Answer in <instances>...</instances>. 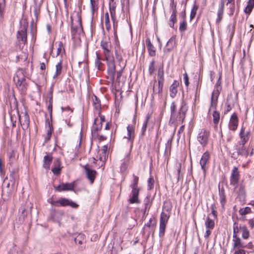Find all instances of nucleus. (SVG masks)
<instances>
[{"label":"nucleus","instance_id":"nucleus-4","mask_svg":"<svg viewBox=\"0 0 254 254\" xmlns=\"http://www.w3.org/2000/svg\"><path fill=\"white\" fill-rule=\"evenodd\" d=\"M16 86L21 90L26 87V81L23 74V71L19 70L16 72V75L13 77Z\"/></svg>","mask_w":254,"mask_h":254},{"label":"nucleus","instance_id":"nucleus-54","mask_svg":"<svg viewBox=\"0 0 254 254\" xmlns=\"http://www.w3.org/2000/svg\"><path fill=\"white\" fill-rule=\"evenodd\" d=\"M5 6V0H0V13H1Z\"/></svg>","mask_w":254,"mask_h":254},{"label":"nucleus","instance_id":"nucleus-48","mask_svg":"<svg viewBox=\"0 0 254 254\" xmlns=\"http://www.w3.org/2000/svg\"><path fill=\"white\" fill-rule=\"evenodd\" d=\"M128 161L129 159L128 157H127L126 160L123 163H122L121 166V171L122 172H124L126 170L127 166V162H128Z\"/></svg>","mask_w":254,"mask_h":254},{"label":"nucleus","instance_id":"nucleus-29","mask_svg":"<svg viewBox=\"0 0 254 254\" xmlns=\"http://www.w3.org/2000/svg\"><path fill=\"white\" fill-rule=\"evenodd\" d=\"M93 105L96 110V113L100 115L101 110V104L100 100L97 98L96 96H94V98L93 99Z\"/></svg>","mask_w":254,"mask_h":254},{"label":"nucleus","instance_id":"nucleus-61","mask_svg":"<svg viewBox=\"0 0 254 254\" xmlns=\"http://www.w3.org/2000/svg\"><path fill=\"white\" fill-rule=\"evenodd\" d=\"M211 229H207L204 235V237L206 238H208L210 235L211 232L210 231Z\"/></svg>","mask_w":254,"mask_h":254},{"label":"nucleus","instance_id":"nucleus-41","mask_svg":"<svg viewBox=\"0 0 254 254\" xmlns=\"http://www.w3.org/2000/svg\"><path fill=\"white\" fill-rule=\"evenodd\" d=\"M251 212V208L249 207H246L245 208H241L239 211V214L241 215H245Z\"/></svg>","mask_w":254,"mask_h":254},{"label":"nucleus","instance_id":"nucleus-33","mask_svg":"<svg viewBox=\"0 0 254 254\" xmlns=\"http://www.w3.org/2000/svg\"><path fill=\"white\" fill-rule=\"evenodd\" d=\"M176 13L177 10L175 8H174L173 11L171 15L170 18V22L169 23L170 26L173 28L174 26L175 23L176 22Z\"/></svg>","mask_w":254,"mask_h":254},{"label":"nucleus","instance_id":"nucleus-36","mask_svg":"<svg viewBox=\"0 0 254 254\" xmlns=\"http://www.w3.org/2000/svg\"><path fill=\"white\" fill-rule=\"evenodd\" d=\"M240 229L242 233V237L245 239H247L249 237V232L247 227L245 226H240Z\"/></svg>","mask_w":254,"mask_h":254},{"label":"nucleus","instance_id":"nucleus-21","mask_svg":"<svg viewBox=\"0 0 254 254\" xmlns=\"http://www.w3.org/2000/svg\"><path fill=\"white\" fill-rule=\"evenodd\" d=\"M55 167L52 169L53 173L56 175H58L61 173V162L59 158H57L54 161Z\"/></svg>","mask_w":254,"mask_h":254},{"label":"nucleus","instance_id":"nucleus-47","mask_svg":"<svg viewBox=\"0 0 254 254\" xmlns=\"http://www.w3.org/2000/svg\"><path fill=\"white\" fill-rule=\"evenodd\" d=\"M105 23L106 25V29L109 30L110 28V20H109V16L108 12H106L105 14Z\"/></svg>","mask_w":254,"mask_h":254},{"label":"nucleus","instance_id":"nucleus-26","mask_svg":"<svg viewBox=\"0 0 254 254\" xmlns=\"http://www.w3.org/2000/svg\"><path fill=\"white\" fill-rule=\"evenodd\" d=\"M177 105L175 102H172L170 105L171 118L170 121L176 120Z\"/></svg>","mask_w":254,"mask_h":254},{"label":"nucleus","instance_id":"nucleus-52","mask_svg":"<svg viewBox=\"0 0 254 254\" xmlns=\"http://www.w3.org/2000/svg\"><path fill=\"white\" fill-rule=\"evenodd\" d=\"M63 50H64L63 44L62 42H59L58 43V47L57 48V55H59L60 53H61Z\"/></svg>","mask_w":254,"mask_h":254},{"label":"nucleus","instance_id":"nucleus-16","mask_svg":"<svg viewBox=\"0 0 254 254\" xmlns=\"http://www.w3.org/2000/svg\"><path fill=\"white\" fill-rule=\"evenodd\" d=\"M209 158L210 154L208 152L206 151L203 153L200 160V164L204 172H205L206 169V165L209 161Z\"/></svg>","mask_w":254,"mask_h":254},{"label":"nucleus","instance_id":"nucleus-12","mask_svg":"<svg viewBox=\"0 0 254 254\" xmlns=\"http://www.w3.org/2000/svg\"><path fill=\"white\" fill-rule=\"evenodd\" d=\"M74 242L76 244L80 245L79 249L83 250L85 249L86 243L85 236L83 234H78L74 238Z\"/></svg>","mask_w":254,"mask_h":254},{"label":"nucleus","instance_id":"nucleus-2","mask_svg":"<svg viewBox=\"0 0 254 254\" xmlns=\"http://www.w3.org/2000/svg\"><path fill=\"white\" fill-rule=\"evenodd\" d=\"M139 178L133 175V181L129 187L131 189V191L129 196L128 202L129 203H139L140 201L138 198L140 189L138 187Z\"/></svg>","mask_w":254,"mask_h":254},{"label":"nucleus","instance_id":"nucleus-50","mask_svg":"<svg viewBox=\"0 0 254 254\" xmlns=\"http://www.w3.org/2000/svg\"><path fill=\"white\" fill-rule=\"evenodd\" d=\"M99 116V118H96L94 120V123L95 124H102L105 122V118L104 116H101L100 114L98 115Z\"/></svg>","mask_w":254,"mask_h":254},{"label":"nucleus","instance_id":"nucleus-43","mask_svg":"<svg viewBox=\"0 0 254 254\" xmlns=\"http://www.w3.org/2000/svg\"><path fill=\"white\" fill-rule=\"evenodd\" d=\"M198 8V6L197 5H196V4L193 5V6L191 9V10L190 12V20H191L192 19H193L194 17L195 16L196 11H197Z\"/></svg>","mask_w":254,"mask_h":254},{"label":"nucleus","instance_id":"nucleus-28","mask_svg":"<svg viewBox=\"0 0 254 254\" xmlns=\"http://www.w3.org/2000/svg\"><path fill=\"white\" fill-rule=\"evenodd\" d=\"M53 157L50 155H46L44 157L43 167L46 169H49L50 164L52 161Z\"/></svg>","mask_w":254,"mask_h":254},{"label":"nucleus","instance_id":"nucleus-44","mask_svg":"<svg viewBox=\"0 0 254 254\" xmlns=\"http://www.w3.org/2000/svg\"><path fill=\"white\" fill-rule=\"evenodd\" d=\"M164 71L163 69H159L158 71V82H161V83H163L164 82Z\"/></svg>","mask_w":254,"mask_h":254},{"label":"nucleus","instance_id":"nucleus-15","mask_svg":"<svg viewBox=\"0 0 254 254\" xmlns=\"http://www.w3.org/2000/svg\"><path fill=\"white\" fill-rule=\"evenodd\" d=\"M74 187L73 183H63L59 185L56 190L59 191L71 190H73Z\"/></svg>","mask_w":254,"mask_h":254},{"label":"nucleus","instance_id":"nucleus-27","mask_svg":"<svg viewBox=\"0 0 254 254\" xmlns=\"http://www.w3.org/2000/svg\"><path fill=\"white\" fill-rule=\"evenodd\" d=\"M163 86V83H161L160 81L158 82L157 84H154L153 87V92L154 94H160L162 92Z\"/></svg>","mask_w":254,"mask_h":254},{"label":"nucleus","instance_id":"nucleus-53","mask_svg":"<svg viewBox=\"0 0 254 254\" xmlns=\"http://www.w3.org/2000/svg\"><path fill=\"white\" fill-rule=\"evenodd\" d=\"M154 65H155V62L154 61H152L150 63L149 67V72L150 74H152L155 70Z\"/></svg>","mask_w":254,"mask_h":254},{"label":"nucleus","instance_id":"nucleus-35","mask_svg":"<svg viewBox=\"0 0 254 254\" xmlns=\"http://www.w3.org/2000/svg\"><path fill=\"white\" fill-rule=\"evenodd\" d=\"M224 9V5H223V4L222 3L218 11L217 18L216 19V22L218 23H219L221 21L223 17Z\"/></svg>","mask_w":254,"mask_h":254},{"label":"nucleus","instance_id":"nucleus-7","mask_svg":"<svg viewBox=\"0 0 254 254\" xmlns=\"http://www.w3.org/2000/svg\"><path fill=\"white\" fill-rule=\"evenodd\" d=\"M209 132L205 129H201L197 136V140L202 146H205L208 143Z\"/></svg>","mask_w":254,"mask_h":254},{"label":"nucleus","instance_id":"nucleus-17","mask_svg":"<svg viewBox=\"0 0 254 254\" xmlns=\"http://www.w3.org/2000/svg\"><path fill=\"white\" fill-rule=\"evenodd\" d=\"M17 38L19 41H21L22 43L25 44L26 43L27 33L26 29L25 28H22L17 32Z\"/></svg>","mask_w":254,"mask_h":254},{"label":"nucleus","instance_id":"nucleus-5","mask_svg":"<svg viewBox=\"0 0 254 254\" xmlns=\"http://www.w3.org/2000/svg\"><path fill=\"white\" fill-rule=\"evenodd\" d=\"M169 217L170 215L165 212H162L161 213L159 233L160 237H163L164 235L166 224L168 223Z\"/></svg>","mask_w":254,"mask_h":254},{"label":"nucleus","instance_id":"nucleus-18","mask_svg":"<svg viewBox=\"0 0 254 254\" xmlns=\"http://www.w3.org/2000/svg\"><path fill=\"white\" fill-rule=\"evenodd\" d=\"M238 127V118L236 115L233 114L231 116L229 124V127L232 130H235Z\"/></svg>","mask_w":254,"mask_h":254},{"label":"nucleus","instance_id":"nucleus-30","mask_svg":"<svg viewBox=\"0 0 254 254\" xmlns=\"http://www.w3.org/2000/svg\"><path fill=\"white\" fill-rule=\"evenodd\" d=\"M254 7V0H249L247 5L244 9V12L249 15Z\"/></svg>","mask_w":254,"mask_h":254},{"label":"nucleus","instance_id":"nucleus-23","mask_svg":"<svg viewBox=\"0 0 254 254\" xmlns=\"http://www.w3.org/2000/svg\"><path fill=\"white\" fill-rule=\"evenodd\" d=\"M116 5L114 0H110L109 3L110 12L112 19L114 22L116 17Z\"/></svg>","mask_w":254,"mask_h":254},{"label":"nucleus","instance_id":"nucleus-46","mask_svg":"<svg viewBox=\"0 0 254 254\" xmlns=\"http://www.w3.org/2000/svg\"><path fill=\"white\" fill-rule=\"evenodd\" d=\"M187 23L186 20H184L180 23L179 27V30L181 32H185L187 29Z\"/></svg>","mask_w":254,"mask_h":254},{"label":"nucleus","instance_id":"nucleus-62","mask_svg":"<svg viewBox=\"0 0 254 254\" xmlns=\"http://www.w3.org/2000/svg\"><path fill=\"white\" fill-rule=\"evenodd\" d=\"M170 6L171 7L172 11H173L174 8L176 9V4L174 3V0H171V2L170 3Z\"/></svg>","mask_w":254,"mask_h":254},{"label":"nucleus","instance_id":"nucleus-56","mask_svg":"<svg viewBox=\"0 0 254 254\" xmlns=\"http://www.w3.org/2000/svg\"><path fill=\"white\" fill-rule=\"evenodd\" d=\"M176 168L177 170L178 176H179L180 172H181V164L180 163L176 162Z\"/></svg>","mask_w":254,"mask_h":254},{"label":"nucleus","instance_id":"nucleus-60","mask_svg":"<svg viewBox=\"0 0 254 254\" xmlns=\"http://www.w3.org/2000/svg\"><path fill=\"white\" fill-rule=\"evenodd\" d=\"M234 254H246V251L243 249H239L235 251Z\"/></svg>","mask_w":254,"mask_h":254},{"label":"nucleus","instance_id":"nucleus-8","mask_svg":"<svg viewBox=\"0 0 254 254\" xmlns=\"http://www.w3.org/2000/svg\"><path fill=\"white\" fill-rule=\"evenodd\" d=\"M127 135L124 137V138L127 140L130 147L131 148L135 137L134 127L132 125H128L127 127Z\"/></svg>","mask_w":254,"mask_h":254},{"label":"nucleus","instance_id":"nucleus-40","mask_svg":"<svg viewBox=\"0 0 254 254\" xmlns=\"http://www.w3.org/2000/svg\"><path fill=\"white\" fill-rule=\"evenodd\" d=\"M240 225L237 222H235L233 224V237H235L237 236V234L239 233L240 231Z\"/></svg>","mask_w":254,"mask_h":254},{"label":"nucleus","instance_id":"nucleus-42","mask_svg":"<svg viewBox=\"0 0 254 254\" xmlns=\"http://www.w3.org/2000/svg\"><path fill=\"white\" fill-rule=\"evenodd\" d=\"M212 116L213 123L215 124H217L220 119L219 113L216 111H214L212 114Z\"/></svg>","mask_w":254,"mask_h":254},{"label":"nucleus","instance_id":"nucleus-10","mask_svg":"<svg viewBox=\"0 0 254 254\" xmlns=\"http://www.w3.org/2000/svg\"><path fill=\"white\" fill-rule=\"evenodd\" d=\"M240 136L241 138V140L238 143V144H240V146L244 145L249 139L250 131L245 130V128L242 127L240 132Z\"/></svg>","mask_w":254,"mask_h":254},{"label":"nucleus","instance_id":"nucleus-39","mask_svg":"<svg viewBox=\"0 0 254 254\" xmlns=\"http://www.w3.org/2000/svg\"><path fill=\"white\" fill-rule=\"evenodd\" d=\"M102 127V124H95L94 123V124L92 126V133H95L96 132H97L99 130H100Z\"/></svg>","mask_w":254,"mask_h":254},{"label":"nucleus","instance_id":"nucleus-34","mask_svg":"<svg viewBox=\"0 0 254 254\" xmlns=\"http://www.w3.org/2000/svg\"><path fill=\"white\" fill-rule=\"evenodd\" d=\"M62 69V61L58 63L56 65V72L53 76V78H55L61 74Z\"/></svg>","mask_w":254,"mask_h":254},{"label":"nucleus","instance_id":"nucleus-3","mask_svg":"<svg viewBox=\"0 0 254 254\" xmlns=\"http://www.w3.org/2000/svg\"><path fill=\"white\" fill-rule=\"evenodd\" d=\"M48 202L50 203L53 206L55 207H65L69 206L72 208H76L78 206V205L74 202L64 197H61L57 200H55L53 198H50L48 200Z\"/></svg>","mask_w":254,"mask_h":254},{"label":"nucleus","instance_id":"nucleus-51","mask_svg":"<svg viewBox=\"0 0 254 254\" xmlns=\"http://www.w3.org/2000/svg\"><path fill=\"white\" fill-rule=\"evenodd\" d=\"M147 183L149 190L152 189L153 187L154 183V179L152 177L149 178L147 181Z\"/></svg>","mask_w":254,"mask_h":254},{"label":"nucleus","instance_id":"nucleus-22","mask_svg":"<svg viewBox=\"0 0 254 254\" xmlns=\"http://www.w3.org/2000/svg\"><path fill=\"white\" fill-rule=\"evenodd\" d=\"M179 85V83L177 80H174L173 84L170 87V95L172 98H174L177 93V87Z\"/></svg>","mask_w":254,"mask_h":254},{"label":"nucleus","instance_id":"nucleus-32","mask_svg":"<svg viewBox=\"0 0 254 254\" xmlns=\"http://www.w3.org/2000/svg\"><path fill=\"white\" fill-rule=\"evenodd\" d=\"M205 226L206 229H213L215 226L214 221L211 219L209 216L206 218V220L205 222Z\"/></svg>","mask_w":254,"mask_h":254},{"label":"nucleus","instance_id":"nucleus-45","mask_svg":"<svg viewBox=\"0 0 254 254\" xmlns=\"http://www.w3.org/2000/svg\"><path fill=\"white\" fill-rule=\"evenodd\" d=\"M220 201L222 206H224L225 203V196L223 190H219Z\"/></svg>","mask_w":254,"mask_h":254},{"label":"nucleus","instance_id":"nucleus-57","mask_svg":"<svg viewBox=\"0 0 254 254\" xmlns=\"http://www.w3.org/2000/svg\"><path fill=\"white\" fill-rule=\"evenodd\" d=\"M125 66V65L124 64L123 67H122L121 70L117 72V79H119L120 77L121 76L123 71V69L124 68Z\"/></svg>","mask_w":254,"mask_h":254},{"label":"nucleus","instance_id":"nucleus-63","mask_svg":"<svg viewBox=\"0 0 254 254\" xmlns=\"http://www.w3.org/2000/svg\"><path fill=\"white\" fill-rule=\"evenodd\" d=\"M211 213L212 214V215L215 217H216V216H217V214H216V211L214 210V208L213 206H211Z\"/></svg>","mask_w":254,"mask_h":254},{"label":"nucleus","instance_id":"nucleus-9","mask_svg":"<svg viewBox=\"0 0 254 254\" xmlns=\"http://www.w3.org/2000/svg\"><path fill=\"white\" fill-rule=\"evenodd\" d=\"M239 178L240 175L238 169L237 167H234L232 171L230 177V185H233L235 188H237Z\"/></svg>","mask_w":254,"mask_h":254},{"label":"nucleus","instance_id":"nucleus-37","mask_svg":"<svg viewBox=\"0 0 254 254\" xmlns=\"http://www.w3.org/2000/svg\"><path fill=\"white\" fill-rule=\"evenodd\" d=\"M98 2L95 0H90V5L92 14L97 11L98 8Z\"/></svg>","mask_w":254,"mask_h":254},{"label":"nucleus","instance_id":"nucleus-13","mask_svg":"<svg viewBox=\"0 0 254 254\" xmlns=\"http://www.w3.org/2000/svg\"><path fill=\"white\" fill-rule=\"evenodd\" d=\"M86 176L87 178L90 181L91 183H93L95 176L96 175L97 172L96 171L92 170L90 168L88 165H85L84 167Z\"/></svg>","mask_w":254,"mask_h":254},{"label":"nucleus","instance_id":"nucleus-14","mask_svg":"<svg viewBox=\"0 0 254 254\" xmlns=\"http://www.w3.org/2000/svg\"><path fill=\"white\" fill-rule=\"evenodd\" d=\"M188 111V107L186 105V103L184 101L182 102L181 107L180 108L178 118L179 121H182L183 122L184 120L186 117V114Z\"/></svg>","mask_w":254,"mask_h":254},{"label":"nucleus","instance_id":"nucleus-59","mask_svg":"<svg viewBox=\"0 0 254 254\" xmlns=\"http://www.w3.org/2000/svg\"><path fill=\"white\" fill-rule=\"evenodd\" d=\"M116 57L118 61L121 63L123 61L122 56L120 55L119 54H118L117 52L115 53Z\"/></svg>","mask_w":254,"mask_h":254},{"label":"nucleus","instance_id":"nucleus-6","mask_svg":"<svg viewBox=\"0 0 254 254\" xmlns=\"http://www.w3.org/2000/svg\"><path fill=\"white\" fill-rule=\"evenodd\" d=\"M70 18L71 20V33L72 38H74L76 34H80L82 30L81 22V20L79 18H78L76 23L74 24L73 22L72 16L70 17Z\"/></svg>","mask_w":254,"mask_h":254},{"label":"nucleus","instance_id":"nucleus-24","mask_svg":"<svg viewBox=\"0 0 254 254\" xmlns=\"http://www.w3.org/2000/svg\"><path fill=\"white\" fill-rule=\"evenodd\" d=\"M145 42L147 46L149 54L152 57L154 56L155 55L156 51L154 47L150 41V40L148 38L146 39Z\"/></svg>","mask_w":254,"mask_h":254},{"label":"nucleus","instance_id":"nucleus-58","mask_svg":"<svg viewBox=\"0 0 254 254\" xmlns=\"http://www.w3.org/2000/svg\"><path fill=\"white\" fill-rule=\"evenodd\" d=\"M10 118H11V121L12 122V127H15L16 126V117L14 118L13 116H11Z\"/></svg>","mask_w":254,"mask_h":254},{"label":"nucleus","instance_id":"nucleus-25","mask_svg":"<svg viewBox=\"0 0 254 254\" xmlns=\"http://www.w3.org/2000/svg\"><path fill=\"white\" fill-rule=\"evenodd\" d=\"M233 248H245L246 247L245 245L242 242L240 238H239L238 236H236L235 237H233Z\"/></svg>","mask_w":254,"mask_h":254},{"label":"nucleus","instance_id":"nucleus-49","mask_svg":"<svg viewBox=\"0 0 254 254\" xmlns=\"http://www.w3.org/2000/svg\"><path fill=\"white\" fill-rule=\"evenodd\" d=\"M102 64L100 61V58L98 55L96 54V59L95 61V65L97 68L98 70L101 69L100 65Z\"/></svg>","mask_w":254,"mask_h":254},{"label":"nucleus","instance_id":"nucleus-11","mask_svg":"<svg viewBox=\"0 0 254 254\" xmlns=\"http://www.w3.org/2000/svg\"><path fill=\"white\" fill-rule=\"evenodd\" d=\"M108 146L104 145L101 149H99L97 157L102 162H105L108 158Z\"/></svg>","mask_w":254,"mask_h":254},{"label":"nucleus","instance_id":"nucleus-64","mask_svg":"<svg viewBox=\"0 0 254 254\" xmlns=\"http://www.w3.org/2000/svg\"><path fill=\"white\" fill-rule=\"evenodd\" d=\"M249 224L252 228H253L254 227V220L253 219H250L249 221Z\"/></svg>","mask_w":254,"mask_h":254},{"label":"nucleus","instance_id":"nucleus-31","mask_svg":"<svg viewBox=\"0 0 254 254\" xmlns=\"http://www.w3.org/2000/svg\"><path fill=\"white\" fill-rule=\"evenodd\" d=\"M175 40L174 38H171L169 39L166 44V48L165 51L170 52L171 51L175 45Z\"/></svg>","mask_w":254,"mask_h":254},{"label":"nucleus","instance_id":"nucleus-20","mask_svg":"<svg viewBox=\"0 0 254 254\" xmlns=\"http://www.w3.org/2000/svg\"><path fill=\"white\" fill-rule=\"evenodd\" d=\"M236 149L238 155H241L244 156H248L249 154V149H246L244 145L240 146V144L237 145Z\"/></svg>","mask_w":254,"mask_h":254},{"label":"nucleus","instance_id":"nucleus-1","mask_svg":"<svg viewBox=\"0 0 254 254\" xmlns=\"http://www.w3.org/2000/svg\"><path fill=\"white\" fill-rule=\"evenodd\" d=\"M101 47L103 50V53L107 61L108 66V73L112 78H114L116 72V67L114 60L110 56V51L111 50V43L106 40H102L101 42Z\"/></svg>","mask_w":254,"mask_h":254},{"label":"nucleus","instance_id":"nucleus-38","mask_svg":"<svg viewBox=\"0 0 254 254\" xmlns=\"http://www.w3.org/2000/svg\"><path fill=\"white\" fill-rule=\"evenodd\" d=\"M150 115L148 114L146 117V119L143 123V124L142 125V128H141V134L142 135H144V133H145V132L146 131V127H147V124H148V121L150 119Z\"/></svg>","mask_w":254,"mask_h":254},{"label":"nucleus","instance_id":"nucleus-19","mask_svg":"<svg viewBox=\"0 0 254 254\" xmlns=\"http://www.w3.org/2000/svg\"><path fill=\"white\" fill-rule=\"evenodd\" d=\"M219 94V91L218 88L216 90H214L212 93L210 108H215Z\"/></svg>","mask_w":254,"mask_h":254},{"label":"nucleus","instance_id":"nucleus-55","mask_svg":"<svg viewBox=\"0 0 254 254\" xmlns=\"http://www.w3.org/2000/svg\"><path fill=\"white\" fill-rule=\"evenodd\" d=\"M183 76H184V79L185 85L187 86H188L189 85L188 75L186 73H185L183 74Z\"/></svg>","mask_w":254,"mask_h":254}]
</instances>
